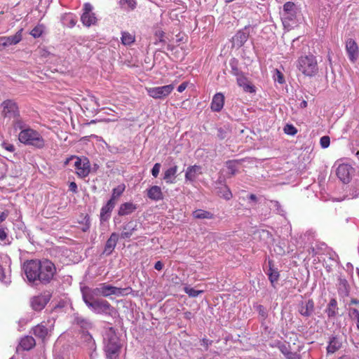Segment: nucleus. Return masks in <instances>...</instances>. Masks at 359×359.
I'll return each mask as SVG.
<instances>
[{
    "instance_id": "obj_61",
    "label": "nucleus",
    "mask_w": 359,
    "mask_h": 359,
    "mask_svg": "<svg viewBox=\"0 0 359 359\" xmlns=\"http://www.w3.org/2000/svg\"><path fill=\"white\" fill-rule=\"evenodd\" d=\"M248 199L251 202H257V197L256 196V195L253 194H251L249 196H248Z\"/></svg>"
},
{
    "instance_id": "obj_51",
    "label": "nucleus",
    "mask_w": 359,
    "mask_h": 359,
    "mask_svg": "<svg viewBox=\"0 0 359 359\" xmlns=\"http://www.w3.org/2000/svg\"><path fill=\"white\" fill-rule=\"evenodd\" d=\"M348 316L353 320L359 318V311L355 308H350L348 310Z\"/></svg>"
},
{
    "instance_id": "obj_57",
    "label": "nucleus",
    "mask_w": 359,
    "mask_h": 359,
    "mask_svg": "<svg viewBox=\"0 0 359 359\" xmlns=\"http://www.w3.org/2000/svg\"><path fill=\"white\" fill-rule=\"evenodd\" d=\"M69 191L75 194L78 192L77 184L74 182H72L69 184Z\"/></svg>"
},
{
    "instance_id": "obj_5",
    "label": "nucleus",
    "mask_w": 359,
    "mask_h": 359,
    "mask_svg": "<svg viewBox=\"0 0 359 359\" xmlns=\"http://www.w3.org/2000/svg\"><path fill=\"white\" fill-rule=\"evenodd\" d=\"M80 348L83 353L88 355L90 359L97 356V346L93 336L88 331H83L80 337Z\"/></svg>"
},
{
    "instance_id": "obj_24",
    "label": "nucleus",
    "mask_w": 359,
    "mask_h": 359,
    "mask_svg": "<svg viewBox=\"0 0 359 359\" xmlns=\"http://www.w3.org/2000/svg\"><path fill=\"white\" fill-rule=\"evenodd\" d=\"M328 318L333 319L337 317L339 313V307L337 301L335 298H332L327 304L325 310Z\"/></svg>"
},
{
    "instance_id": "obj_32",
    "label": "nucleus",
    "mask_w": 359,
    "mask_h": 359,
    "mask_svg": "<svg viewBox=\"0 0 359 359\" xmlns=\"http://www.w3.org/2000/svg\"><path fill=\"white\" fill-rule=\"evenodd\" d=\"M247 27L244 29L238 31L233 37L234 42L238 46H242L248 40L249 33L246 32Z\"/></svg>"
},
{
    "instance_id": "obj_9",
    "label": "nucleus",
    "mask_w": 359,
    "mask_h": 359,
    "mask_svg": "<svg viewBox=\"0 0 359 359\" xmlns=\"http://www.w3.org/2000/svg\"><path fill=\"white\" fill-rule=\"evenodd\" d=\"M2 115L5 118H13L16 121L22 118L20 116V111L17 103L12 100H6L1 104Z\"/></svg>"
},
{
    "instance_id": "obj_13",
    "label": "nucleus",
    "mask_w": 359,
    "mask_h": 359,
    "mask_svg": "<svg viewBox=\"0 0 359 359\" xmlns=\"http://www.w3.org/2000/svg\"><path fill=\"white\" fill-rule=\"evenodd\" d=\"M215 190L216 194L226 201L232 198V193L229 188L226 185L224 180L219 177L215 183Z\"/></svg>"
},
{
    "instance_id": "obj_7",
    "label": "nucleus",
    "mask_w": 359,
    "mask_h": 359,
    "mask_svg": "<svg viewBox=\"0 0 359 359\" xmlns=\"http://www.w3.org/2000/svg\"><path fill=\"white\" fill-rule=\"evenodd\" d=\"M297 11L298 7L293 2L287 1L283 5L281 18L285 27L290 26V22L296 19Z\"/></svg>"
},
{
    "instance_id": "obj_44",
    "label": "nucleus",
    "mask_w": 359,
    "mask_h": 359,
    "mask_svg": "<svg viewBox=\"0 0 359 359\" xmlns=\"http://www.w3.org/2000/svg\"><path fill=\"white\" fill-rule=\"evenodd\" d=\"M238 162L239 161L238 160H231L228 161L226 163V168L232 175H234L237 172V165Z\"/></svg>"
},
{
    "instance_id": "obj_35",
    "label": "nucleus",
    "mask_w": 359,
    "mask_h": 359,
    "mask_svg": "<svg viewBox=\"0 0 359 359\" xmlns=\"http://www.w3.org/2000/svg\"><path fill=\"white\" fill-rule=\"evenodd\" d=\"M36 344L35 339L31 336H26L21 339L20 346L23 350L29 351Z\"/></svg>"
},
{
    "instance_id": "obj_23",
    "label": "nucleus",
    "mask_w": 359,
    "mask_h": 359,
    "mask_svg": "<svg viewBox=\"0 0 359 359\" xmlns=\"http://www.w3.org/2000/svg\"><path fill=\"white\" fill-rule=\"evenodd\" d=\"M224 104V96L222 93H216L212 100L210 108L212 111H220Z\"/></svg>"
},
{
    "instance_id": "obj_39",
    "label": "nucleus",
    "mask_w": 359,
    "mask_h": 359,
    "mask_svg": "<svg viewBox=\"0 0 359 359\" xmlns=\"http://www.w3.org/2000/svg\"><path fill=\"white\" fill-rule=\"evenodd\" d=\"M193 217L196 219H212L213 214L203 210H196L193 212Z\"/></svg>"
},
{
    "instance_id": "obj_20",
    "label": "nucleus",
    "mask_w": 359,
    "mask_h": 359,
    "mask_svg": "<svg viewBox=\"0 0 359 359\" xmlns=\"http://www.w3.org/2000/svg\"><path fill=\"white\" fill-rule=\"evenodd\" d=\"M115 205V203L109 200L107 203L102 207L100 214V219L101 222H106L109 219L111 213Z\"/></svg>"
},
{
    "instance_id": "obj_42",
    "label": "nucleus",
    "mask_w": 359,
    "mask_h": 359,
    "mask_svg": "<svg viewBox=\"0 0 359 359\" xmlns=\"http://www.w3.org/2000/svg\"><path fill=\"white\" fill-rule=\"evenodd\" d=\"M124 189V185H119L117 187L114 188L112 190L111 197L109 201H112L116 203V199L123 194Z\"/></svg>"
},
{
    "instance_id": "obj_11",
    "label": "nucleus",
    "mask_w": 359,
    "mask_h": 359,
    "mask_svg": "<svg viewBox=\"0 0 359 359\" xmlns=\"http://www.w3.org/2000/svg\"><path fill=\"white\" fill-rule=\"evenodd\" d=\"M100 296L109 297L114 294L116 296L123 295L124 292L128 290L130 288H121L106 283H102L99 286Z\"/></svg>"
},
{
    "instance_id": "obj_21",
    "label": "nucleus",
    "mask_w": 359,
    "mask_h": 359,
    "mask_svg": "<svg viewBox=\"0 0 359 359\" xmlns=\"http://www.w3.org/2000/svg\"><path fill=\"white\" fill-rule=\"evenodd\" d=\"M236 82L240 87L243 88L245 92L250 93L255 92V87L249 81L244 74L236 77Z\"/></svg>"
},
{
    "instance_id": "obj_46",
    "label": "nucleus",
    "mask_w": 359,
    "mask_h": 359,
    "mask_svg": "<svg viewBox=\"0 0 359 359\" xmlns=\"http://www.w3.org/2000/svg\"><path fill=\"white\" fill-rule=\"evenodd\" d=\"M0 280L6 285L11 282L10 275L7 274L1 266H0Z\"/></svg>"
},
{
    "instance_id": "obj_28",
    "label": "nucleus",
    "mask_w": 359,
    "mask_h": 359,
    "mask_svg": "<svg viewBox=\"0 0 359 359\" xmlns=\"http://www.w3.org/2000/svg\"><path fill=\"white\" fill-rule=\"evenodd\" d=\"M341 346V341L337 336H331L329 338L328 345L327 346V353H334Z\"/></svg>"
},
{
    "instance_id": "obj_41",
    "label": "nucleus",
    "mask_w": 359,
    "mask_h": 359,
    "mask_svg": "<svg viewBox=\"0 0 359 359\" xmlns=\"http://www.w3.org/2000/svg\"><path fill=\"white\" fill-rule=\"evenodd\" d=\"M121 39L123 45L130 46L135 42V36L128 32H122Z\"/></svg>"
},
{
    "instance_id": "obj_25",
    "label": "nucleus",
    "mask_w": 359,
    "mask_h": 359,
    "mask_svg": "<svg viewBox=\"0 0 359 359\" xmlns=\"http://www.w3.org/2000/svg\"><path fill=\"white\" fill-rule=\"evenodd\" d=\"M137 230V224L136 222L130 221L123 226V231L120 237L123 239H127L131 237L133 232Z\"/></svg>"
},
{
    "instance_id": "obj_63",
    "label": "nucleus",
    "mask_w": 359,
    "mask_h": 359,
    "mask_svg": "<svg viewBox=\"0 0 359 359\" xmlns=\"http://www.w3.org/2000/svg\"><path fill=\"white\" fill-rule=\"evenodd\" d=\"M351 304H359V299H352L351 300Z\"/></svg>"
},
{
    "instance_id": "obj_40",
    "label": "nucleus",
    "mask_w": 359,
    "mask_h": 359,
    "mask_svg": "<svg viewBox=\"0 0 359 359\" xmlns=\"http://www.w3.org/2000/svg\"><path fill=\"white\" fill-rule=\"evenodd\" d=\"M229 66L231 67V73L236 77L243 74L238 68V61L236 58H232L229 61Z\"/></svg>"
},
{
    "instance_id": "obj_26",
    "label": "nucleus",
    "mask_w": 359,
    "mask_h": 359,
    "mask_svg": "<svg viewBox=\"0 0 359 359\" xmlns=\"http://www.w3.org/2000/svg\"><path fill=\"white\" fill-rule=\"evenodd\" d=\"M147 197L154 201H159L163 199V194L161 188L154 185L147 190Z\"/></svg>"
},
{
    "instance_id": "obj_56",
    "label": "nucleus",
    "mask_w": 359,
    "mask_h": 359,
    "mask_svg": "<svg viewBox=\"0 0 359 359\" xmlns=\"http://www.w3.org/2000/svg\"><path fill=\"white\" fill-rule=\"evenodd\" d=\"M84 220H85V225L83 227L82 230H83V231H87L90 229V226L89 216L86 215L84 217Z\"/></svg>"
},
{
    "instance_id": "obj_17",
    "label": "nucleus",
    "mask_w": 359,
    "mask_h": 359,
    "mask_svg": "<svg viewBox=\"0 0 359 359\" xmlns=\"http://www.w3.org/2000/svg\"><path fill=\"white\" fill-rule=\"evenodd\" d=\"M352 167L348 164H339L337 168L336 174L343 183H348Z\"/></svg>"
},
{
    "instance_id": "obj_3",
    "label": "nucleus",
    "mask_w": 359,
    "mask_h": 359,
    "mask_svg": "<svg viewBox=\"0 0 359 359\" xmlns=\"http://www.w3.org/2000/svg\"><path fill=\"white\" fill-rule=\"evenodd\" d=\"M104 351L108 359H117L121 344L119 339L113 327L106 328L103 334Z\"/></svg>"
},
{
    "instance_id": "obj_2",
    "label": "nucleus",
    "mask_w": 359,
    "mask_h": 359,
    "mask_svg": "<svg viewBox=\"0 0 359 359\" xmlns=\"http://www.w3.org/2000/svg\"><path fill=\"white\" fill-rule=\"evenodd\" d=\"M13 127L15 132L19 131L18 139L20 143L39 149L45 147L46 140L42 134L31 128L23 118L13 121Z\"/></svg>"
},
{
    "instance_id": "obj_53",
    "label": "nucleus",
    "mask_w": 359,
    "mask_h": 359,
    "mask_svg": "<svg viewBox=\"0 0 359 359\" xmlns=\"http://www.w3.org/2000/svg\"><path fill=\"white\" fill-rule=\"evenodd\" d=\"M2 147L9 152H13L15 151V146L9 142H4L1 144Z\"/></svg>"
},
{
    "instance_id": "obj_4",
    "label": "nucleus",
    "mask_w": 359,
    "mask_h": 359,
    "mask_svg": "<svg viewBox=\"0 0 359 359\" xmlns=\"http://www.w3.org/2000/svg\"><path fill=\"white\" fill-rule=\"evenodd\" d=\"M297 62L298 69L306 76H314L318 72V62L313 55L301 56Z\"/></svg>"
},
{
    "instance_id": "obj_10",
    "label": "nucleus",
    "mask_w": 359,
    "mask_h": 359,
    "mask_svg": "<svg viewBox=\"0 0 359 359\" xmlns=\"http://www.w3.org/2000/svg\"><path fill=\"white\" fill-rule=\"evenodd\" d=\"M93 312L97 314L110 313L112 307L111 304L104 299H97L93 302L89 303L87 306Z\"/></svg>"
},
{
    "instance_id": "obj_64",
    "label": "nucleus",
    "mask_w": 359,
    "mask_h": 359,
    "mask_svg": "<svg viewBox=\"0 0 359 359\" xmlns=\"http://www.w3.org/2000/svg\"><path fill=\"white\" fill-rule=\"evenodd\" d=\"M357 328L359 330V318L355 320Z\"/></svg>"
},
{
    "instance_id": "obj_50",
    "label": "nucleus",
    "mask_w": 359,
    "mask_h": 359,
    "mask_svg": "<svg viewBox=\"0 0 359 359\" xmlns=\"http://www.w3.org/2000/svg\"><path fill=\"white\" fill-rule=\"evenodd\" d=\"M320 144L322 148L326 149L330 146V139L329 136H323L320 140Z\"/></svg>"
},
{
    "instance_id": "obj_29",
    "label": "nucleus",
    "mask_w": 359,
    "mask_h": 359,
    "mask_svg": "<svg viewBox=\"0 0 359 359\" xmlns=\"http://www.w3.org/2000/svg\"><path fill=\"white\" fill-rule=\"evenodd\" d=\"M178 168L176 165L168 168L163 173V180L167 184L175 182Z\"/></svg>"
},
{
    "instance_id": "obj_8",
    "label": "nucleus",
    "mask_w": 359,
    "mask_h": 359,
    "mask_svg": "<svg viewBox=\"0 0 359 359\" xmlns=\"http://www.w3.org/2000/svg\"><path fill=\"white\" fill-rule=\"evenodd\" d=\"M175 88V85L173 83L157 86V87H151L147 88V92L149 97L156 99V100H164L166 98Z\"/></svg>"
},
{
    "instance_id": "obj_37",
    "label": "nucleus",
    "mask_w": 359,
    "mask_h": 359,
    "mask_svg": "<svg viewBox=\"0 0 359 359\" xmlns=\"http://www.w3.org/2000/svg\"><path fill=\"white\" fill-rule=\"evenodd\" d=\"M278 348L287 359H297V354L290 351V346L280 344Z\"/></svg>"
},
{
    "instance_id": "obj_15",
    "label": "nucleus",
    "mask_w": 359,
    "mask_h": 359,
    "mask_svg": "<svg viewBox=\"0 0 359 359\" xmlns=\"http://www.w3.org/2000/svg\"><path fill=\"white\" fill-rule=\"evenodd\" d=\"M51 294L49 292H44L38 296L34 297L31 300V306L35 311L42 310L50 301Z\"/></svg>"
},
{
    "instance_id": "obj_31",
    "label": "nucleus",
    "mask_w": 359,
    "mask_h": 359,
    "mask_svg": "<svg viewBox=\"0 0 359 359\" xmlns=\"http://www.w3.org/2000/svg\"><path fill=\"white\" fill-rule=\"evenodd\" d=\"M137 209V205L133 203L127 202L121 204L119 207L118 214L120 216L128 215Z\"/></svg>"
},
{
    "instance_id": "obj_49",
    "label": "nucleus",
    "mask_w": 359,
    "mask_h": 359,
    "mask_svg": "<svg viewBox=\"0 0 359 359\" xmlns=\"http://www.w3.org/2000/svg\"><path fill=\"white\" fill-rule=\"evenodd\" d=\"M284 132L290 135H294L297 130L292 125L287 124L284 128Z\"/></svg>"
},
{
    "instance_id": "obj_1",
    "label": "nucleus",
    "mask_w": 359,
    "mask_h": 359,
    "mask_svg": "<svg viewBox=\"0 0 359 359\" xmlns=\"http://www.w3.org/2000/svg\"><path fill=\"white\" fill-rule=\"evenodd\" d=\"M26 278L29 283L39 281L47 283L50 281L55 273V266L48 259H31L26 261L22 266Z\"/></svg>"
},
{
    "instance_id": "obj_45",
    "label": "nucleus",
    "mask_w": 359,
    "mask_h": 359,
    "mask_svg": "<svg viewBox=\"0 0 359 359\" xmlns=\"http://www.w3.org/2000/svg\"><path fill=\"white\" fill-rule=\"evenodd\" d=\"M43 32V26L42 25H38L32 29V31L30 32V34L34 38H39L42 35Z\"/></svg>"
},
{
    "instance_id": "obj_60",
    "label": "nucleus",
    "mask_w": 359,
    "mask_h": 359,
    "mask_svg": "<svg viewBox=\"0 0 359 359\" xmlns=\"http://www.w3.org/2000/svg\"><path fill=\"white\" fill-rule=\"evenodd\" d=\"M163 268V264L161 261H158L154 264V269L157 271H161Z\"/></svg>"
},
{
    "instance_id": "obj_22",
    "label": "nucleus",
    "mask_w": 359,
    "mask_h": 359,
    "mask_svg": "<svg viewBox=\"0 0 359 359\" xmlns=\"http://www.w3.org/2000/svg\"><path fill=\"white\" fill-rule=\"evenodd\" d=\"M201 173V166L196 165L189 166L185 172V180L186 181L193 182Z\"/></svg>"
},
{
    "instance_id": "obj_47",
    "label": "nucleus",
    "mask_w": 359,
    "mask_h": 359,
    "mask_svg": "<svg viewBox=\"0 0 359 359\" xmlns=\"http://www.w3.org/2000/svg\"><path fill=\"white\" fill-rule=\"evenodd\" d=\"M184 292L191 297H196L203 293V290H196L191 287H185Z\"/></svg>"
},
{
    "instance_id": "obj_58",
    "label": "nucleus",
    "mask_w": 359,
    "mask_h": 359,
    "mask_svg": "<svg viewBox=\"0 0 359 359\" xmlns=\"http://www.w3.org/2000/svg\"><path fill=\"white\" fill-rule=\"evenodd\" d=\"M155 35H156V37L158 38L160 42L163 41V37H164V35H165V33H164L163 31L158 30V31L156 32Z\"/></svg>"
},
{
    "instance_id": "obj_33",
    "label": "nucleus",
    "mask_w": 359,
    "mask_h": 359,
    "mask_svg": "<svg viewBox=\"0 0 359 359\" xmlns=\"http://www.w3.org/2000/svg\"><path fill=\"white\" fill-rule=\"evenodd\" d=\"M13 238L8 236V229L6 227L0 226V245H8L11 243Z\"/></svg>"
},
{
    "instance_id": "obj_34",
    "label": "nucleus",
    "mask_w": 359,
    "mask_h": 359,
    "mask_svg": "<svg viewBox=\"0 0 359 359\" xmlns=\"http://www.w3.org/2000/svg\"><path fill=\"white\" fill-rule=\"evenodd\" d=\"M48 332L49 329L47 328L46 326L43 323L35 326L33 329L34 334L42 339H45V337L48 335Z\"/></svg>"
},
{
    "instance_id": "obj_38",
    "label": "nucleus",
    "mask_w": 359,
    "mask_h": 359,
    "mask_svg": "<svg viewBox=\"0 0 359 359\" xmlns=\"http://www.w3.org/2000/svg\"><path fill=\"white\" fill-rule=\"evenodd\" d=\"M120 7L126 11L134 10L137 6L136 0H119Z\"/></svg>"
},
{
    "instance_id": "obj_16",
    "label": "nucleus",
    "mask_w": 359,
    "mask_h": 359,
    "mask_svg": "<svg viewBox=\"0 0 359 359\" xmlns=\"http://www.w3.org/2000/svg\"><path fill=\"white\" fill-rule=\"evenodd\" d=\"M82 298L86 306L89 305V303L93 302L97 300V297L100 296L99 287L90 288L88 287L81 288Z\"/></svg>"
},
{
    "instance_id": "obj_59",
    "label": "nucleus",
    "mask_w": 359,
    "mask_h": 359,
    "mask_svg": "<svg viewBox=\"0 0 359 359\" xmlns=\"http://www.w3.org/2000/svg\"><path fill=\"white\" fill-rule=\"evenodd\" d=\"M187 82H183L177 88V91L179 93H182L184 90H185V89L187 88Z\"/></svg>"
},
{
    "instance_id": "obj_62",
    "label": "nucleus",
    "mask_w": 359,
    "mask_h": 359,
    "mask_svg": "<svg viewBox=\"0 0 359 359\" xmlns=\"http://www.w3.org/2000/svg\"><path fill=\"white\" fill-rule=\"evenodd\" d=\"M274 206L276 207V210L280 215H283V210L280 209V205L278 201H274Z\"/></svg>"
},
{
    "instance_id": "obj_14",
    "label": "nucleus",
    "mask_w": 359,
    "mask_h": 359,
    "mask_svg": "<svg viewBox=\"0 0 359 359\" xmlns=\"http://www.w3.org/2000/svg\"><path fill=\"white\" fill-rule=\"evenodd\" d=\"M346 51L348 57L351 62H355L358 60L359 55V48L354 39L348 38L346 40Z\"/></svg>"
},
{
    "instance_id": "obj_54",
    "label": "nucleus",
    "mask_w": 359,
    "mask_h": 359,
    "mask_svg": "<svg viewBox=\"0 0 359 359\" xmlns=\"http://www.w3.org/2000/svg\"><path fill=\"white\" fill-rule=\"evenodd\" d=\"M257 311H258L259 314L262 316L263 318H266L267 316L266 311L264 306L262 305H257Z\"/></svg>"
},
{
    "instance_id": "obj_27",
    "label": "nucleus",
    "mask_w": 359,
    "mask_h": 359,
    "mask_svg": "<svg viewBox=\"0 0 359 359\" xmlns=\"http://www.w3.org/2000/svg\"><path fill=\"white\" fill-rule=\"evenodd\" d=\"M118 234L117 233H112L110 235V237L108 238V240L106 242L104 253L107 255H109L112 253L114 251L118 240Z\"/></svg>"
},
{
    "instance_id": "obj_30",
    "label": "nucleus",
    "mask_w": 359,
    "mask_h": 359,
    "mask_svg": "<svg viewBox=\"0 0 359 359\" xmlns=\"http://www.w3.org/2000/svg\"><path fill=\"white\" fill-rule=\"evenodd\" d=\"M266 274L272 286L274 287V283L278 280L280 274L278 269L273 267V262L271 260L269 261V270Z\"/></svg>"
},
{
    "instance_id": "obj_52",
    "label": "nucleus",
    "mask_w": 359,
    "mask_h": 359,
    "mask_svg": "<svg viewBox=\"0 0 359 359\" xmlns=\"http://www.w3.org/2000/svg\"><path fill=\"white\" fill-rule=\"evenodd\" d=\"M161 169V164L159 163H156L154 165L151 172L154 177H157Z\"/></svg>"
},
{
    "instance_id": "obj_18",
    "label": "nucleus",
    "mask_w": 359,
    "mask_h": 359,
    "mask_svg": "<svg viewBox=\"0 0 359 359\" xmlns=\"http://www.w3.org/2000/svg\"><path fill=\"white\" fill-rule=\"evenodd\" d=\"M22 29H20L15 34L0 37V47H7L18 44L22 40Z\"/></svg>"
},
{
    "instance_id": "obj_36",
    "label": "nucleus",
    "mask_w": 359,
    "mask_h": 359,
    "mask_svg": "<svg viewBox=\"0 0 359 359\" xmlns=\"http://www.w3.org/2000/svg\"><path fill=\"white\" fill-rule=\"evenodd\" d=\"M61 20L63 25L70 28L74 27L77 22L76 17L72 13H65Z\"/></svg>"
},
{
    "instance_id": "obj_55",
    "label": "nucleus",
    "mask_w": 359,
    "mask_h": 359,
    "mask_svg": "<svg viewBox=\"0 0 359 359\" xmlns=\"http://www.w3.org/2000/svg\"><path fill=\"white\" fill-rule=\"evenodd\" d=\"M217 137L220 140H223L226 137V130L224 128H219L217 129Z\"/></svg>"
},
{
    "instance_id": "obj_19",
    "label": "nucleus",
    "mask_w": 359,
    "mask_h": 359,
    "mask_svg": "<svg viewBox=\"0 0 359 359\" xmlns=\"http://www.w3.org/2000/svg\"><path fill=\"white\" fill-rule=\"evenodd\" d=\"M298 312L304 317L309 318L314 312V302L313 299H308L302 302L298 306Z\"/></svg>"
},
{
    "instance_id": "obj_12",
    "label": "nucleus",
    "mask_w": 359,
    "mask_h": 359,
    "mask_svg": "<svg viewBox=\"0 0 359 359\" xmlns=\"http://www.w3.org/2000/svg\"><path fill=\"white\" fill-rule=\"evenodd\" d=\"M92 11V5L90 3H86L83 6V13L81 17V20L84 26L90 27L95 24L97 18Z\"/></svg>"
},
{
    "instance_id": "obj_43",
    "label": "nucleus",
    "mask_w": 359,
    "mask_h": 359,
    "mask_svg": "<svg viewBox=\"0 0 359 359\" xmlns=\"http://www.w3.org/2000/svg\"><path fill=\"white\" fill-rule=\"evenodd\" d=\"M76 322L80 327L83 329V331H88L92 327V323L87 319L83 318H77Z\"/></svg>"
},
{
    "instance_id": "obj_6",
    "label": "nucleus",
    "mask_w": 359,
    "mask_h": 359,
    "mask_svg": "<svg viewBox=\"0 0 359 359\" xmlns=\"http://www.w3.org/2000/svg\"><path fill=\"white\" fill-rule=\"evenodd\" d=\"M74 161V166L76 169V172L81 178L87 177L90 171V165L88 159L86 157L81 158L72 156L67 158L65 164H68L70 161Z\"/></svg>"
},
{
    "instance_id": "obj_48",
    "label": "nucleus",
    "mask_w": 359,
    "mask_h": 359,
    "mask_svg": "<svg viewBox=\"0 0 359 359\" xmlns=\"http://www.w3.org/2000/svg\"><path fill=\"white\" fill-rule=\"evenodd\" d=\"M273 78L275 81L278 82L280 84H283L285 82L283 74L278 69H274Z\"/></svg>"
}]
</instances>
